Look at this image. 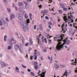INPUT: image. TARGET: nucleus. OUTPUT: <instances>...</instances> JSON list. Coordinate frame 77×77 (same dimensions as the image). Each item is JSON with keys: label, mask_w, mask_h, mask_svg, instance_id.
<instances>
[{"label": "nucleus", "mask_w": 77, "mask_h": 77, "mask_svg": "<svg viewBox=\"0 0 77 77\" xmlns=\"http://www.w3.org/2000/svg\"><path fill=\"white\" fill-rule=\"evenodd\" d=\"M66 40V39L63 40V42H64L63 43V45L61 44L60 45H58L57 47V49H59L60 50H63L64 48L63 47V45H64L65 44H66L67 45H69L71 43V41L67 39Z\"/></svg>", "instance_id": "1"}, {"label": "nucleus", "mask_w": 77, "mask_h": 77, "mask_svg": "<svg viewBox=\"0 0 77 77\" xmlns=\"http://www.w3.org/2000/svg\"><path fill=\"white\" fill-rule=\"evenodd\" d=\"M16 16L18 17V19L20 20L21 21H24V19L23 18V17L21 16V15L19 13H17L16 14Z\"/></svg>", "instance_id": "2"}, {"label": "nucleus", "mask_w": 77, "mask_h": 77, "mask_svg": "<svg viewBox=\"0 0 77 77\" xmlns=\"http://www.w3.org/2000/svg\"><path fill=\"white\" fill-rule=\"evenodd\" d=\"M23 24L24 27H25L26 29L28 31L29 30V24L28 23H26L25 22H23Z\"/></svg>", "instance_id": "3"}, {"label": "nucleus", "mask_w": 77, "mask_h": 77, "mask_svg": "<svg viewBox=\"0 0 77 77\" xmlns=\"http://www.w3.org/2000/svg\"><path fill=\"white\" fill-rule=\"evenodd\" d=\"M2 20V21H3V22H2V25H3V26H5V27H7V26H8V23L6 22L5 20H4L3 19Z\"/></svg>", "instance_id": "4"}, {"label": "nucleus", "mask_w": 77, "mask_h": 77, "mask_svg": "<svg viewBox=\"0 0 77 77\" xmlns=\"http://www.w3.org/2000/svg\"><path fill=\"white\" fill-rule=\"evenodd\" d=\"M19 48L21 53H23V47H22L21 45H20Z\"/></svg>", "instance_id": "5"}, {"label": "nucleus", "mask_w": 77, "mask_h": 77, "mask_svg": "<svg viewBox=\"0 0 77 77\" xmlns=\"http://www.w3.org/2000/svg\"><path fill=\"white\" fill-rule=\"evenodd\" d=\"M64 35L63 34L61 35H60V38H61V39H58L57 40V41L59 42L61 41L62 40L63 41V37H64Z\"/></svg>", "instance_id": "6"}, {"label": "nucleus", "mask_w": 77, "mask_h": 77, "mask_svg": "<svg viewBox=\"0 0 77 77\" xmlns=\"http://www.w3.org/2000/svg\"><path fill=\"white\" fill-rule=\"evenodd\" d=\"M62 44V42H59L57 44V47H56V49H55L54 50L55 51H56V52H57V50H59L60 49H57V46H58V45H61L60 44Z\"/></svg>", "instance_id": "7"}, {"label": "nucleus", "mask_w": 77, "mask_h": 77, "mask_svg": "<svg viewBox=\"0 0 77 77\" xmlns=\"http://www.w3.org/2000/svg\"><path fill=\"white\" fill-rule=\"evenodd\" d=\"M15 18V16L14 14H13L11 15L10 20H12V19H13V18Z\"/></svg>", "instance_id": "8"}, {"label": "nucleus", "mask_w": 77, "mask_h": 77, "mask_svg": "<svg viewBox=\"0 0 77 77\" xmlns=\"http://www.w3.org/2000/svg\"><path fill=\"white\" fill-rule=\"evenodd\" d=\"M20 38L21 40L22 41V42L23 43L22 44L23 45H24V38H23V35H21L20 36Z\"/></svg>", "instance_id": "9"}, {"label": "nucleus", "mask_w": 77, "mask_h": 77, "mask_svg": "<svg viewBox=\"0 0 77 77\" xmlns=\"http://www.w3.org/2000/svg\"><path fill=\"white\" fill-rule=\"evenodd\" d=\"M16 69L15 70V71L16 72H17L18 73V72H20V71H19V69L18 67L16 66L15 67Z\"/></svg>", "instance_id": "10"}, {"label": "nucleus", "mask_w": 77, "mask_h": 77, "mask_svg": "<svg viewBox=\"0 0 77 77\" xmlns=\"http://www.w3.org/2000/svg\"><path fill=\"white\" fill-rule=\"evenodd\" d=\"M60 37V34H58L56 37H54V39H59Z\"/></svg>", "instance_id": "11"}, {"label": "nucleus", "mask_w": 77, "mask_h": 77, "mask_svg": "<svg viewBox=\"0 0 77 77\" xmlns=\"http://www.w3.org/2000/svg\"><path fill=\"white\" fill-rule=\"evenodd\" d=\"M19 47V45H16L14 46V48L16 50H18V48Z\"/></svg>", "instance_id": "12"}, {"label": "nucleus", "mask_w": 77, "mask_h": 77, "mask_svg": "<svg viewBox=\"0 0 77 77\" xmlns=\"http://www.w3.org/2000/svg\"><path fill=\"white\" fill-rule=\"evenodd\" d=\"M1 64L2 65V66H7V65H6V64H5V62H1Z\"/></svg>", "instance_id": "13"}, {"label": "nucleus", "mask_w": 77, "mask_h": 77, "mask_svg": "<svg viewBox=\"0 0 77 77\" xmlns=\"http://www.w3.org/2000/svg\"><path fill=\"white\" fill-rule=\"evenodd\" d=\"M2 19L5 20L3 18H2L1 20H0V25H1V26H2V23L3 22V20H2Z\"/></svg>", "instance_id": "14"}, {"label": "nucleus", "mask_w": 77, "mask_h": 77, "mask_svg": "<svg viewBox=\"0 0 77 77\" xmlns=\"http://www.w3.org/2000/svg\"><path fill=\"white\" fill-rule=\"evenodd\" d=\"M42 73L43 74H42L41 75V77H45V74L46 73V71H45V72H42Z\"/></svg>", "instance_id": "15"}, {"label": "nucleus", "mask_w": 77, "mask_h": 77, "mask_svg": "<svg viewBox=\"0 0 77 77\" xmlns=\"http://www.w3.org/2000/svg\"><path fill=\"white\" fill-rule=\"evenodd\" d=\"M70 16L68 17V18L67 19V20H69V19H70V18H71V16L72 18V17H74V16L71 15H72V13H70Z\"/></svg>", "instance_id": "16"}, {"label": "nucleus", "mask_w": 77, "mask_h": 77, "mask_svg": "<svg viewBox=\"0 0 77 77\" xmlns=\"http://www.w3.org/2000/svg\"><path fill=\"white\" fill-rule=\"evenodd\" d=\"M64 25L65 24L64 23L62 26V29L63 31H66V28H65V29H63V26H64Z\"/></svg>", "instance_id": "17"}, {"label": "nucleus", "mask_w": 77, "mask_h": 77, "mask_svg": "<svg viewBox=\"0 0 77 77\" xmlns=\"http://www.w3.org/2000/svg\"><path fill=\"white\" fill-rule=\"evenodd\" d=\"M20 25L21 27H22V28L24 27V24H23V23H20Z\"/></svg>", "instance_id": "18"}, {"label": "nucleus", "mask_w": 77, "mask_h": 77, "mask_svg": "<svg viewBox=\"0 0 77 77\" xmlns=\"http://www.w3.org/2000/svg\"><path fill=\"white\" fill-rule=\"evenodd\" d=\"M55 66L57 68H59V64H55Z\"/></svg>", "instance_id": "19"}, {"label": "nucleus", "mask_w": 77, "mask_h": 77, "mask_svg": "<svg viewBox=\"0 0 77 77\" xmlns=\"http://www.w3.org/2000/svg\"><path fill=\"white\" fill-rule=\"evenodd\" d=\"M29 41H30V42H29L30 44H31V45H32V43H33V42L32 41V38H30Z\"/></svg>", "instance_id": "20"}, {"label": "nucleus", "mask_w": 77, "mask_h": 77, "mask_svg": "<svg viewBox=\"0 0 77 77\" xmlns=\"http://www.w3.org/2000/svg\"><path fill=\"white\" fill-rule=\"evenodd\" d=\"M63 18L64 21H67V17L66 16H64L63 17Z\"/></svg>", "instance_id": "21"}, {"label": "nucleus", "mask_w": 77, "mask_h": 77, "mask_svg": "<svg viewBox=\"0 0 77 77\" xmlns=\"http://www.w3.org/2000/svg\"><path fill=\"white\" fill-rule=\"evenodd\" d=\"M39 27L40 29V30H42V25L40 24L39 25Z\"/></svg>", "instance_id": "22"}, {"label": "nucleus", "mask_w": 77, "mask_h": 77, "mask_svg": "<svg viewBox=\"0 0 77 77\" xmlns=\"http://www.w3.org/2000/svg\"><path fill=\"white\" fill-rule=\"evenodd\" d=\"M30 73L31 75H32V76H35V74H34V73H33V72H30Z\"/></svg>", "instance_id": "23"}, {"label": "nucleus", "mask_w": 77, "mask_h": 77, "mask_svg": "<svg viewBox=\"0 0 77 77\" xmlns=\"http://www.w3.org/2000/svg\"><path fill=\"white\" fill-rule=\"evenodd\" d=\"M30 23V19H28L26 20V24H28V23Z\"/></svg>", "instance_id": "24"}, {"label": "nucleus", "mask_w": 77, "mask_h": 77, "mask_svg": "<svg viewBox=\"0 0 77 77\" xmlns=\"http://www.w3.org/2000/svg\"><path fill=\"white\" fill-rule=\"evenodd\" d=\"M25 8L26 9H28V8H29V6L28 5V4L26 5Z\"/></svg>", "instance_id": "25"}, {"label": "nucleus", "mask_w": 77, "mask_h": 77, "mask_svg": "<svg viewBox=\"0 0 77 77\" xmlns=\"http://www.w3.org/2000/svg\"><path fill=\"white\" fill-rule=\"evenodd\" d=\"M36 38H37V39H38V42H40L39 41V35L37 36L36 37Z\"/></svg>", "instance_id": "26"}, {"label": "nucleus", "mask_w": 77, "mask_h": 77, "mask_svg": "<svg viewBox=\"0 0 77 77\" xmlns=\"http://www.w3.org/2000/svg\"><path fill=\"white\" fill-rule=\"evenodd\" d=\"M67 71V70H66V71L65 72V74H66H66H67V75H68V74H69V73L68 72H66Z\"/></svg>", "instance_id": "27"}, {"label": "nucleus", "mask_w": 77, "mask_h": 77, "mask_svg": "<svg viewBox=\"0 0 77 77\" xmlns=\"http://www.w3.org/2000/svg\"><path fill=\"white\" fill-rule=\"evenodd\" d=\"M48 10H45L44 11V12H45V13H48Z\"/></svg>", "instance_id": "28"}, {"label": "nucleus", "mask_w": 77, "mask_h": 77, "mask_svg": "<svg viewBox=\"0 0 77 77\" xmlns=\"http://www.w3.org/2000/svg\"><path fill=\"white\" fill-rule=\"evenodd\" d=\"M24 32H26V29H25V28H24V27L22 28Z\"/></svg>", "instance_id": "29"}, {"label": "nucleus", "mask_w": 77, "mask_h": 77, "mask_svg": "<svg viewBox=\"0 0 77 77\" xmlns=\"http://www.w3.org/2000/svg\"><path fill=\"white\" fill-rule=\"evenodd\" d=\"M11 48H12L10 46H8V50H10V49H11Z\"/></svg>", "instance_id": "30"}, {"label": "nucleus", "mask_w": 77, "mask_h": 77, "mask_svg": "<svg viewBox=\"0 0 77 77\" xmlns=\"http://www.w3.org/2000/svg\"><path fill=\"white\" fill-rule=\"evenodd\" d=\"M48 42H49V44H51V42H52L51 40H49Z\"/></svg>", "instance_id": "31"}, {"label": "nucleus", "mask_w": 77, "mask_h": 77, "mask_svg": "<svg viewBox=\"0 0 77 77\" xmlns=\"http://www.w3.org/2000/svg\"><path fill=\"white\" fill-rule=\"evenodd\" d=\"M44 41L45 42V43H47V38H45Z\"/></svg>", "instance_id": "32"}, {"label": "nucleus", "mask_w": 77, "mask_h": 77, "mask_svg": "<svg viewBox=\"0 0 77 77\" xmlns=\"http://www.w3.org/2000/svg\"><path fill=\"white\" fill-rule=\"evenodd\" d=\"M23 5V3L21 2H19V6H22Z\"/></svg>", "instance_id": "33"}, {"label": "nucleus", "mask_w": 77, "mask_h": 77, "mask_svg": "<svg viewBox=\"0 0 77 77\" xmlns=\"http://www.w3.org/2000/svg\"><path fill=\"white\" fill-rule=\"evenodd\" d=\"M34 67H35V69H38V65L35 66Z\"/></svg>", "instance_id": "34"}, {"label": "nucleus", "mask_w": 77, "mask_h": 77, "mask_svg": "<svg viewBox=\"0 0 77 77\" xmlns=\"http://www.w3.org/2000/svg\"><path fill=\"white\" fill-rule=\"evenodd\" d=\"M58 12H60V14H62V10H59Z\"/></svg>", "instance_id": "35"}, {"label": "nucleus", "mask_w": 77, "mask_h": 77, "mask_svg": "<svg viewBox=\"0 0 77 77\" xmlns=\"http://www.w3.org/2000/svg\"><path fill=\"white\" fill-rule=\"evenodd\" d=\"M60 5H61V7L62 8H63V7H64V5L63 4H62L61 5V4H60Z\"/></svg>", "instance_id": "36"}, {"label": "nucleus", "mask_w": 77, "mask_h": 77, "mask_svg": "<svg viewBox=\"0 0 77 77\" xmlns=\"http://www.w3.org/2000/svg\"><path fill=\"white\" fill-rule=\"evenodd\" d=\"M34 64L35 65V66L36 65H38V63H37L36 62H35L34 63Z\"/></svg>", "instance_id": "37"}, {"label": "nucleus", "mask_w": 77, "mask_h": 77, "mask_svg": "<svg viewBox=\"0 0 77 77\" xmlns=\"http://www.w3.org/2000/svg\"><path fill=\"white\" fill-rule=\"evenodd\" d=\"M24 16L25 17V18L26 19H27V18H28V16L26 15L25 14Z\"/></svg>", "instance_id": "38"}, {"label": "nucleus", "mask_w": 77, "mask_h": 77, "mask_svg": "<svg viewBox=\"0 0 77 77\" xmlns=\"http://www.w3.org/2000/svg\"><path fill=\"white\" fill-rule=\"evenodd\" d=\"M37 55H38V56L40 55V52H38L37 53Z\"/></svg>", "instance_id": "39"}, {"label": "nucleus", "mask_w": 77, "mask_h": 77, "mask_svg": "<svg viewBox=\"0 0 77 77\" xmlns=\"http://www.w3.org/2000/svg\"><path fill=\"white\" fill-rule=\"evenodd\" d=\"M27 70L29 72H30V71H31V69H27Z\"/></svg>", "instance_id": "40"}, {"label": "nucleus", "mask_w": 77, "mask_h": 77, "mask_svg": "<svg viewBox=\"0 0 77 77\" xmlns=\"http://www.w3.org/2000/svg\"><path fill=\"white\" fill-rule=\"evenodd\" d=\"M37 59V56H36V55H35L34 60H36Z\"/></svg>", "instance_id": "41"}, {"label": "nucleus", "mask_w": 77, "mask_h": 77, "mask_svg": "<svg viewBox=\"0 0 77 77\" xmlns=\"http://www.w3.org/2000/svg\"><path fill=\"white\" fill-rule=\"evenodd\" d=\"M31 50H32V48H30L29 50V53H30V51H31Z\"/></svg>", "instance_id": "42"}, {"label": "nucleus", "mask_w": 77, "mask_h": 77, "mask_svg": "<svg viewBox=\"0 0 77 77\" xmlns=\"http://www.w3.org/2000/svg\"><path fill=\"white\" fill-rule=\"evenodd\" d=\"M7 10L9 12H11V9H10V8H8Z\"/></svg>", "instance_id": "43"}, {"label": "nucleus", "mask_w": 77, "mask_h": 77, "mask_svg": "<svg viewBox=\"0 0 77 77\" xmlns=\"http://www.w3.org/2000/svg\"><path fill=\"white\" fill-rule=\"evenodd\" d=\"M11 42H12V41H14V38H12L10 40Z\"/></svg>", "instance_id": "44"}, {"label": "nucleus", "mask_w": 77, "mask_h": 77, "mask_svg": "<svg viewBox=\"0 0 77 77\" xmlns=\"http://www.w3.org/2000/svg\"><path fill=\"white\" fill-rule=\"evenodd\" d=\"M25 46H28V45H29V43L28 42L26 43L25 44Z\"/></svg>", "instance_id": "45"}, {"label": "nucleus", "mask_w": 77, "mask_h": 77, "mask_svg": "<svg viewBox=\"0 0 77 77\" xmlns=\"http://www.w3.org/2000/svg\"><path fill=\"white\" fill-rule=\"evenodd\" d=\"M22 66L23 68H26V66H24V65H23V64H22Z\"/></svg>", "instance_id": "46"}, {"label": "nucleus", "mask_w": 77, "mask_h": 77, "mask_svg": "<svg viewBox=\"0 0 77 77\" xmlns=\"http://www.w3.org/2000/svg\"><path fill=\"white\" fill-rule=\"evenodd\" d=\"M30 60H32V58H33V56H31L30 57Z\"/></svg>", "instance_id": "47"}, {"label": "nucleus", "mask_w": 77, "mask_h": 77, "mask_svg": "<svg viewBox=\"0 0 77 77\" xmlns=\"http://www.w3.org/2000/svg\"><path fill=\"white\" fill-rule=\"evenodd\" d=\"M3 1L4 2H5V3H6L8 2V1H7V0H3Z\"/></svg>", "instance_id": "48"}, {"label": "nucleus", "mask_w": 77, "mask_h": 77, "mask_svg": "<svg viewBox=\"0 0 77 77\" xmlns=\"http://www.w3.org/2000/svg\"><path fill=\"white\" fill-rule=\"evenodd\" d=\"M20 11L22 12H23L24 11V9H21V10L20 9Z\"/></svg>", "instance_id": "49"}, {"label": "nucleus", "mask_w": 77, "mask_h": 77, "mask_svg": "<svg viewBox=\"0 0 77 77\" xmlns=\"http://www.w3.org/2000/svg\"><path fill=\"white\" fill-rule=\"evenodd\" d=\"M45 18L46 20H48V16H46L45 17Z\"/></svg>", "instance_id": "50"}, {"label": "nucleus", "mask_w": 77, "mask_h": 77, "mask_svg": "<svg viewBox=\"0 0 77 77\" xmlns=\"http://www.w3.org/2000/svg\"><path fill=\"white\" fill-rule=\"evenodd\" d=\"M67 9H66V8H63V11H66Z\"/></svg>", "instance_id": "51"}, {"label": "nucleus", "mask_w": 77, "mask_h": 77, "mask_svg": "<svg viewBox=\"0 0 77 77\" xmlns=\"http://www.w3.org/2000/svg\"><path fill=\"white\" fill-rule=\"evenodd\" d=\"M52 63V58H51V60L50 61V63L51 64Z\"/></svg>", "instance_id": "52"}, {"label": "nucleus", "mask_w": 77, "mask_h": 77, "mask_svg": "<svg viewBox=\"0 0 77 77\" xmlns=\"http://www.w3.org/2000/svg\"><path fill=\"white\" fill-rule=\"evenodd\" d=\"M6 20L7 21H8V22H9V20H8V18H6Z\"/></svg>", "instance_id": "53"}, {"label": "nucleus", "mask_w": 77, "mask_h": 77, "mask_svg": "<svg viewBox=\"0 0 77 77\" xmlns=\"http://www.w3.org/2000/svg\"><path fill=\"white\" fill-rule=\"evenodd\" d=\"M69 34H71L72 33V31H69Z\"/></svg>", "instance_id": "54"}, {"label": "nucleus", "mask_w": 77, "mask_h": 77, "mask_svg": "<svg viewBox=\"0 0 77 77\" xmlns=\"http://www.w3.org/2000/svg\"><path fill=\"white\" fill-rule=\"evenodd\" d=\"M49 24L50 25H52V23H51V22H50L49 23Z\"/></svg>", "instance_id": "55"}, {"label": "nucleus", "mask_w": 77, "mask_h": 77, "mask_svg": "<svg viewBox=\"0 0 77 77\" xmlns=\"http://www.w3.org/2000/svg\"><path fill=\"white\" fill-rule=\"evenodd\" d=\"M23 3H25V4H26V5H28L27 4V2L25 1H23Z\"/></svg>", "instance_id": "56"}, {"label": "nucleus", "mask_w": 77, "mask_h": 77, "mask_svg": "<svg viewBox=\"0 0 77 77\" xmlns=\"http://www.w3.org/2000/svg\"><path fill=\"white\" fill-rule=\"evenodd\" d=\"M45 52V53H46L47 51L46 49H44L43 50Z\"/></svg>", "instance_id": "57"}, {"label": "nucleus", "mask_w": 77, "mask_h": 77, "mask_svg": "<svg viewBox=\"0 0 77 77\" xmlns=\"http://www.w3.org/2000/svg\"><path fill=\"white\" fill-rule=\"evenodd\" d=\"M36 25H35L34 26V29H36Z\"/></svg>", "instance_id": "58"}, {"label": "nucleus", "mask_w": 77, "mask_h": 77, "mask_svg": "<svg viewBox=\"0 0 77 77\" xmlns=\"http://www.w3.org/2000/svg\"><path fill=\"white\" fill-rule=\"evenodd\" d=\"M62 68H65V65H62Z\"/></svg>", "instance_id": "59"}, {"label": "nucleus", "mask_w": 77, "mask_h": 77, "mask_svg": "<svg viewBox=\"0 0 77 77\" xmlns=\"http://www.w3.org/2000/svg\"><path fill=\"white\" fill-rule=\"evenodd\" d=\"M75 63L76 64L77 63V61L76 60H75V62H74V63Z\"/></svg>", "instance_id": "60"}, {"label": "nucleus", "mask_w": 77, "mask_h": 77, "mask_svg": "<svg viewBox=\"0 0 77 77\" xmlns=\"http://www.w3.org/2000/svg\"><path fill=\"white\" fill-rule=\"evenodd\" d=\"M70 20H71L72 22V23H73V22H74V20H73V19H72L70 18Z\"/></svg>", "instance_id": "61"}, {"label": "nucleus", "mask_w": 77, "mask_h": 77, "mask_svg": "<svg viewBox=\"0 0 77 77\" xmlns=\"http://www.w3.org/2000/svg\"><path fill=\"white\" fill-rule=\"evenodd\" d=\"M39 8H42V5H38Z\"/></svg>", "instance_id": "62"}, {"label": "nucleus", "mask_w": 77, "mask_h": 77, "mask_svg": "<svg viewBox=\"0 0 77 77\" xmlns=\"http://www.w3.org/2000/svg\"><path fill=\"white\" fill-rule=\"evenodd\" d=\"M40 72H41V70H40L39 71H38V74H40Z\"/></svg>", "instance_id": "63"}, {"label": "nucleus", "mask_w": 77, "mask_h": 77, "mask_svg": "<svg viewBox=\"0 0 77 77\" xmlns=\"http://www.w3.org/2000/svg\"><path fill=\"white\" fill-rule=\"evenodd\" d=\"M29 17H32V14L30 13Z\"/></svg>", "instance_id": "64"}]
</instances>
